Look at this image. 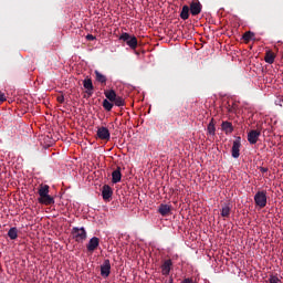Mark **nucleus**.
I'll list each match as a JSON object with an SVG mask.
<instances>
[{
    "instance_id": "nucleus-16",
    "label": "nucleus",
    "mask_w": 283,
    "mask_h": 283,
    "mask_svg": "<svg viewBox=\"0 0 283 283\" xmlns=\"http://www.w3.org/2000/svg\"><path fill=\"white\" fill-rule=\"evenodd\" d=\"M123 178V174H120V167H117L113 172H112V182L114 185L120 182Z\"/></svg>"
},
{
    "instance_id": "nucleus-10",
    "label": "nucleus",
    "mask_w": 283,
    "mask_h": 283,
    "mask_svg": "<svg viewBox=\"0 0 283 283\" xmlns=\"http://www.w3.org/2000/svg\"><path fill=\"white\" fill-rule=\"evenodd\" d=\"M99 244H101V239H98L97 237H93L92 239H90L86 245V249L90 253H94V251L98 249Z\"/></svg>"
},
{
    "instance_id": "nucleus-7",
    "label": "nucleus",
    "mask_w": 283,
    "mask_h": 283,
    "mask_svg": "<svg viewBox=\"0 0 283 283\" xmlns=\"http://www.w3.org/2000/svg\"><path fill=\"white\" fill-rule=\"evenodd\" d=\"M200 12H202V3H200V0H192L190 2V14L198 17Z\"/></svg>"
},
{
    "instance_id": "nucleus-28",
    "label": "nucleus",
    "mask_w": 283,
    "mask_h": 283,
    "mask_svg": "<svg viewBox=\"0 0 283 283\" xmlns=\"http://www.w3.org/2000/svg\"><path fill=\"white\" fill-rule=\"evenodd\" d=\"M86 40H87V41H95V40H96V36L92 35V34H87V35H86Z\"/></svg>"
},
{
    "instance_id": "nucleus-25",
    "label": "nucleus",
    "mask_w": 283,
    "mask_h": 283,
    "mask_svg": "<svg viewBox=\"0 0 283 283\" xmlns=\"http://www.w3.org/2000/svg\"><path fill=\"white\" fill-rule=\"evenodd\" d=\"M208 133L210 136H216V124H213V119L208 125Z\"/></svg>"
},
{
    "instance_id": "nucleus-8",
    "label": "nucleus",
    "mask_w": 283,
    "mask_h": 283,
    "mask_svg": "<svg viewBox=\"0 0 283 283\" xmlns=\"http://www.w3.org/2000/svg\"><path fill=\"white\" fill-rule=\"evenodd\" d=\"M109 273H112V263L109 259H105L101 265V275L102 277H109Z\"/></svg>"
},
{
    "instance_id": "nucleus-11",
    "label": "nucleus",
    "mask_w": 283,
    "mask_h": 283,
    "mask_svg": "<svg viewBox=\"0 0 283 283\" xmlns=\"http://www.w3.org/2000/svg\"><path fill=\"white\" fill-rule=\"evenodd\" d=\"M261 132L260 130H250L248 133V143H250V145H255L258 143V140H260V136H261Z\"/></svg>"
},
{
    "instance_id": "nucleus-30",
    "label": "nucleus",
    "mask_w": 283,
    "mask_h": 283,
    "mask_svg": "<svg viewBox=\"0 0 283 283\" xmlns=\"http://www.w3.org/2000/svg\"><path fill=\"white\" fill-rule=\"evenodd\" d=\"M259 170L261 171V174H266V171H269V168L259 167Z\"/></svg>"
},
{
    "instance_id": "nucleus-21",
    "label": "nucleus",
    "mask_w": 283,
    "mask_h": 283,
    "mask_svg": "<svg viewBox=\"0 0 283 283\" xmlns=\"http://www.w3.org/2000/svg\"><path fill=\"white\" fill-rule=\"evenodd\" d=\"M8 238H10V240H17V238H19V229H17V227L9 229Z\"/></svg>"
},
{
    "instance_id": "nucleus-6",
    "label": "nucleus",
    "mask_w": 283,
    "mask_h": 283,
    "mask_svg": "<svg viewBox=\"0 0 283 283\" xmlns=\"http://www.w3.org/2000/svg\"><path fill=\"white\" fill-rule=\"evenodd\" d=\"M242 147V137H237L233 142L231 154L232 158H240V148Z\"/></svg>"
},
{
    "instance_id": "nucleus-17",
    "label": "nucleus",
    "mask_w": 283,
    "mask_h": 283,
    "mask_svg": "<svg viewBox=\"0 0 283 283\" xmlns=\"http://www.w3.org/2000/svg\"><path fill=\"white\" fill-rule=\"evenodd\" d=\"M221 129L224 134H233V124L231 122H222Z\"/></svg>"
},
{
    "instance_id": "nucleus-18",
    "label": "nucleus",
    "mask_w": 283,
    "mask_h": 283,
    "mask_svg": "<svg viewBox=\"0 0 283 283\" xmlns=\"http://www.w3.org/2000/svg\"><path fill=\"white\" fill-rule=\"evenodd\" d=\"M231 217V206L228 203L222 205L221 207V218H230Z\"/></svg>"
},
{
    "instance_id": "nucleus-3",
    "label": "nucleus",
    "mask_w": 283,
    "mask_h": 283,
    "mask_svg": "<svg viewBox=\"0 0 283 283\" xmlns=\"http://www.w3.org/2000/svg\"><path fill=\"white\" fill-rule=\"evenodd\" d=\"M71 234L73 240H75V242H77L78 244L85 242V240H87V231L82 227H74L71 230Z\"/></svg>"
},
{
    "instance_id": "nucleus-4",
    "label": "nucleus",
    "mask_w": 283,
    "mask_h": 283,
    "mask_svg": "<svg viewBox=\"0 0 283 283\" xmlns=\"http://www.w3.org/2000/svg\"><path fill=\"white\" fill-rule=\"evenodd\" d=\"M119 41H124L130 50H136L138 48V39L136 35H132L127 32L120 34Z\"/></svg>"
},
{
    "instance_id": "nucleus-12",
    "label": "nucleus",
    "mask_w": 283,
    "mask_h": 283,
    "mask_svg": "<svg viewBox=\"0 0 283 283\" xmlns=\"http://www.w3.org/2000/svg\"><path fill=\"white\" fill-rule=\"evenodd\" d=\"M109 129L105 126L98 127L97 128V137L99 140H109L111 138Z\"/></svg>"
},
{
    "instance_id": "nucleus-27",
    "label": "nucleus",
    "mask_w": 283,
    "mask_h": 283,
    "mask_svg": "<svg viewBox=\"0 0 283 283\" xmlns=\"http://www.w3.org/2000/svg\"><path fill=\"white\" fill-rule=\"evenodd\" d=\"M57 103H61V104L65 103V96L63 95L57 96Z\"/></svg>"
},
{
    "instance_id": "nucleus-23",
    "label": "nucleus",
    "mask_w": 283,
    "mask_h": 283,
    "mask_svg": "<svg viewBox=\"0 0 283 283\" xmlns=\"http://www.w3.org/2000/svg\"><path fill=\"white\" fill-rule=\"evenodd\" d=\"M102 106L106 112H112V109L114 108V103H112L108 98H106L103 101Z\"/></svg>"
},
{
    "instance_id": "nucleus-20",
    "label": "nucleus",
    "mask_w": 283,
    "mask_h": 283,
    "mask_svg": "<svg viewBox=\"0 0 283 283\" xmlns=\"http://www.w3.org/2000/svg\"><path fill=\"white\" fill-rule=\"evenodd\" d=\"M264 61L265 63L273 65V63H275V53H273L272 51H266Z\"/></svg>"
},
{
    "instance_id": "nucleus-22",
    "label": "nucleus",
    "mask_w": 283,
    "mask_h": 283,
    "mask_svg": "<svg viewBox=\"0 0 283 283\" xmlns=\"http://www.w3.org/2000/svg\"><path fill=\"white\" fill-rule=\"evenodd\" d=\"M189 10H191L189 8V6H184L182 9H181V13H180V18L184 20V21H187V19H189Z\"/></svg>"
},
{
    "instance_id": "nucleus-1",
    "label": "nucleus",
    "mask_w": 283,
    "mask_h": 283,
    "mask_svg": "<svg viewBox=\"0 0 283 283\" xmlns=\"http://www.w3.org/2000/svg\"><path fill=\"white\" fill-rule=\"evenodd\" d=\"M38 193L40 196V198L38 199V202H40V205H54V197L50 196V186L41 185L38 189Z\"/></svg>"
},
{
    "instance_id": "nucleus-29",
    "label": "nucleus",
    "mask_w": 283,
    "mask_h": 283,
    "mask_svg": "<svg viewBox=\"0 0 283 283\" xmlns=\"http://www.w3.org/2000/svg\"><path fill=\"white\" fill-rule=\"evenodd\" d=\"M0 103H6V94L0 92Z\"/></svg>"
},
{
    "instance_id": "nucleus-19",
    "label": "nucleus",
    "mask_w": 283,
    "mask_h": 283,
    "mask_svg": "<svg viewBox=\"0 0 283 283\" xmlns=\"http://www.w3.org/2000/svg\"><path fill=\"white\" fill-rule=\"evenodd\" d=\"M95 80L97 83H101V85H107V76L98 71H95Z\"/></svg>"
},
{
    "instance_id": "nucleus-5",
    "label": "nucleus",
    "mask_w": 283,
    "mask_h": 283,
    "mask_svg": "<svg viewBox=\"0 0 283 283\" xmlns=\"http://www.w3.org/2000/svg\"><path fill=\"white\" fill-rule=\"evenodd\" d=\"M266 191L264 190L258 191L254 195V202L256 207H260V209H264V207H266Z\"/></svg>"
},
{
    "instance_id": "nucleus-14",
    "label": "nucleus",
    "mask_w": 283,
    "mask_h": 283,
    "mask_svg": "<svg viewBox=\"0 0 283 283\" xmlns=\"http://www.w3.org/2000/svg\"><path fill=\"white\" fill-rule=\"evenodd\" d=\"M83 86L86 88L87 98L92 97L94 94V84L92 83V78H85L83 81Z\"/></svg>"
},
{
    "instance_id": "nucleus-15",
    "label": "nucleus",
    "mask_w": 283,
    "mask_h": 283,
    "mask_svg": "<svg viewBox=\"0 0 283 283\" xmlns=\"http://www.w3.org/2000/svg\"><path fill=\"white\" fill-rule=\"evenodd\" d=\"M158 213L163 216L164 218H167V216H171V206L167 203H160L158 207Z\"/></svg>"
},
{
    "instance_id": "nucleus-26",
    "label": "nucleus",
    "mask_w": 283,
    "mask_h": 283,
    "mask_svg": "<svg viewBox=\"0 0 283 283\" xmlns=\"http://www.w3.org/2000/svg\"><path fill=\"white\" fill-rule=\"evenodd\" d=\"M270 283H282V281L277 276H271Z\"/></svg>"
},
{
    "instance_id": "nucleus-24",
    "label": "nucleus",
    "mask_w": 283,
    "mask_h": 283,
    "mask_svg": "<svg viewBox=\"0 0 283 283\" xmlns=\"http://www.w3.org/2000/svg\"><path fill=\"white\" fill-rule=\"evenodd\" d=\"M253 36H255V33L251 32V31H247L242 39L243 41H245V43H249V41H251L253 39Z\"/></svg>"
},
{
    "instance_id": "nucleus-9",
    "label": "nucleus",
    "mask_w": 283,
    "mask_h": 283,
    "mask_svg": "<svg viewBox=\"0 0 283 283\" xmlns=\"http://www.w3.org/2000/svg\"><path fill=\"white\" fill-rule=\"evenodd\" d=\"M161 275H169V273H171V269H174V262L171 261V259H167L163 262L161 266Z\"/></svg>"
},
{
    "instance_id": "nucleus-2",
    "label": "nucleus",
    "mask_w": 283,
    "mask_h": 283,
    "mask_svg": "<svg viewBox=\"0 0 283 283\" xmlns=\"http://www.w3.org/2000/svg\"><path fill=\"white\" fill-rule=\"evenodd\" d=\"M104 96L111 101V103H114L116 107H125V98L122 96H118L116 94V91L109 90V91H104Z\"/></svg>"
},
{
    "instance_id": "nucleus-32",
    "label": "nucleus",
    "mask_w": 283,
    "mask_h": 283,
    "mask_svg": "<svg viewBox=\"0 0 283 283\" xmlns=\"http://www.w3.org/2000/svg\"><path fill=\"white\" fill-rule=\"evenodd\" d=\"M165 283H174V277H170L168 281H165Z\"/></svg>"
},
{
    "instance_id": "nucleus-13",
    "label": "nucleus",
    "mask_w": 283,
    "mask_h": 283,
    "mask_svg": "<svg viewBox=\"0 0 283 283\" xmlns=\"http://www.w3.org/2000/svg\"><path fill=\"white\" fill-rule=\"evenodd\" d=\"M112 196H114V190L109 185H104L102 188V198L103 200H111Z\"/></svg>"
},
{
    "instance_id": "nucleus-31",
    "label": "nucleus",
    "mask_w": 283,
    "mask_h": 283,
    "mask_svg": "<svg viewBox=\"0 0 283 283\" xmlns=\"http://www.w3.org/2000/svg\"><path fill=\"white\" fill-rule=\"evenodd\" d=\"M182 283H193V279L187 277L182 281Z\"/></svg>"
}]
</instances>
